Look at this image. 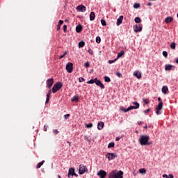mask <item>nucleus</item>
<instances>
[{
    "label": "nucleus",
    "instance_id": "1",
    "mask_svg": "<svg viewBox=\"0 0 178 178\" xmlns=\"http://www.w3.org/2000/svg\"><path fill=\"white\" fill-rule=\"evenodd\" d=\"M140 145H151L152 142L149 141V136L147 135H141L138 139Z\"/></svg>",
    "mask_w": 178,
    "mask_h": 178
},
{
    "label": "nucleus",
    "instance_id": "2",
    "mask_svg": "<svg viewBox=\"0 0 178 178\" xmlns=\"http://www.w3.org/2000/svg\"><path fill=\"white\" fill-rule=\"evenodd\" d=\"M108 178H123V171L116 172V170H113L108 174Z\"/></svg>",
    "mask_w": 178,
    "mask_h": 178
},
{
    "label": "nucleus",
    "instance_id": "3",
    "mask_svg": "<svg viewBox=\"0 0 178 178\" xmlns=\"http://www.w3.org/2000/svg\"><path fill=\"white\" fill-rule=\"evenodd\" d=\"M61 87H63V84L62 83V82L60 81L56 82L52 88L53 94H55L57 91H59V89Z\"/></svg>",
    "mask_w": 178,
    "mask_h": 178
},
{
    "label": "nucleus",
    "instance_id": "4",
    "mask_svg": "<svg viewBox=\"0 0 178 178\" xmlns=\"http://www.w3.org/2000/svg\"><path fill=\"white\" fill-rule=\"evenodd\" d=\"M88 173V169L87 168V166L80 164L79 168V175H84V173Z\"/></svg>",
    "mask_w": 178,
    "mask_h": 178
},
{
    "label": "nucleus",
    "instance_id": "5",
    "mask_svg": "<svg viewBox=\"0 0 178 178\" xmlns=\"http://www.w3.org/2000/svg\"><path fill=\"white\" fill-rule=\"evenodd\" d=\"M106 158H107L108 161H113V159L118 158V154L115 153H107L106 154Z\"/></svg>",
    "mask_w": 178,
    "mask_h": 178
},
{
    "label": "nucleus",
    "instance_id": "6",
    "mask_svg": "<svg viewBox=\"0 0 178 178\" xmlns=\"http://www.w3.org/2000/svg\"><path fill=\"white\" fill-rule=\"evenodd\" d=\"M66 70L67 73H72V72H73V63H67L66 65Z\"/></svg>",
    "mask_w": 178,
    "mask_h": 178
},
{
    "label": "nucleus",
    "instance_id": "7",
    "mask_svg": "<svg viewBox=\"0 0 178 178\" xmlns=\"http://www.w3.org/2000/svg\"><path fill=\"white\" fill-rule=\"evenodd\" d=\"M97 176H99L100 178H105L106 177V171L104 170H100L97 173Z\"/></svg>",
    "mask_w": 178,
    "mask_h": 178
},
{
    "label": "nucleus",
    "instance_id": "8",
    "mask_svg": "<svg viewBox=\"0 0 178 178\" xmlns=\"http://www.w3.org/2000/svg\"><path fill=\"white\" fill-rule=\"evenodd\" d=\"M134 30L135 33H140L143 31V26L136 24L134 26Z\"/></svg>",
    "mask_w": 178,
    "mask_h": 178
},
{
    "label": "nucleus",
    "instance_id": "9",
    "mask_svg": "<svg viewBox=\"0 0 178 178\" xmlns=\"http://www.w3.org/2000/svg\"><path fill=\"white\" fill-rule=\"evenodd\" d=\"M95 83L96 86H98V87H100L102 90H104V88H105V86H104L102 82L99 79H98V78H97V80L95 81Z\"/></svg>",
    "mask_w": 178,
    "mask_h": 178
},
{
    "label": "nucleus",
    "instance_id": "10",
    "mask_svg": "<svg viewBox=\"0 0 178 178\" xmlns=\"http://www.w3.org/2000/svg\"><path fill=\"white\" fill-rule=\"evenodd\" d=\"M54 86V79L51 78L47 80V88H51Z\"/></svg>",
    "mask_w": 178,
    "mask_h": 178
},
{
    "label": "nucleus",
    "instance_id": "11",
    "mask_svg": "<svg viewBox=\"0 0 178 178\" xmlns=\"http://www.w3.org/2000/svg\"><path fill=\"white\" fill-rule=\"evenodd\" d=\"M176 69V67L175 65L167 64L165 66V70L169 71V70H175Z\"/></svg>",
    "mask_w": 178,
    "mask_h": 178
},
{
    "label": "nucleus",
    "instance_id": "12",
    "mask_svg": "<svg viewBox=\"0 0 178 178\" xmlns=\"http://www.w3.org/2000/svg\"><path fill=\"white\" fill-rule=\"evenodd\" d=\"M76 10H79V12H86V8L83 5H79L76 7Z\"/></svg>",
    "mask_w": 178,
    "mask_h": 178
},
{
    "label": "nucleus",
    "instance_id": "13",
    "mask_svg": "<svg viewBox=\"0 0 178 178\" xmlns=\"http://www.w3.org/2000/svg\"><path fill=\"white\" fill-rule=\"evenodd\" d=\"M74 174V168H70L68 170V177H72L73 175Z\"/></svg>",
    "mask_w": 178,
    "mask_h": 178
},
{
    "label": "nucleus",
    "instance_id": "14",
    "mask_svg": "<svg viewBox=\"0 0 178 178\" xmlns=\"http://www.w3.org/2000/svg\"><path fill=\"white\" fill-rule=\"evenodd\" d=\"M122 23H123V15H121L118 18L116 25L120 26Z\"/></svg>",
    "mask_w": 178,
    "mask_h": 178
},
{
    "label": "nucleus",
    "instance_id": "15",
    "mask_svg": "<svg viewBox=\"0 0 178 178\" xmlns=\"http://www.w3.org/2000/svg\"><path fill=\"white\" fill-rule=\"evenodd\" d=\"M163 106V103L162 102H159L158 105L156 106L155 111H161Z\"/></svg>",
    "mask_w": 178,
    "mask_h": 178
},
{
    "label": "nucleus",
    "instance_id": "16",
    "mask_svg": "<svg viewBox=\"0 0 178 178\" xmlns=\"http://www.w3.org/2000/svg\"><path fill=\"white\" fill-rule=\"evenodd\" d=\"M104 126H105V124L104 123V122H98V124H97L98 130H102V129H104Z\"/></svg>",
    "mask_w": 178,
    "mask_h": 178
},
{
    "label": "nucleus",
    "instance_id": "17",
    "mask_svg": "<svg viewBox=\"0 0 178 178\" xmlns=\"http://www.w3.org/2000/svg\"><path fill=\"white\" fill-rule=\"evenodd\" d=\"M134 76H135V77H137V79H141V72L138 71H135L134 72Z\"/></svg>",
    "mask_w": 178,
    "mask_h": 178
},
{
    "label": "nucleus",
    "instance_id": "18",
    "mask_svg": "<svg viewBox=\"0 0 178 178\" xmlns=\"http://www.w3.org/2000/svg\"><path fill=\"white\" fill-rule=\"evenodd\" d=\"M161 91L163 94H165V95L168 94V86H163L161 88Z\"/></svg>",
    "mask_w": 178,
    "mask_h": 178
},
{
    "label": "nucleus",
    "instance_id": "19",
    "mask_svg": "<svg viewBox=\"0 0 178 178\" xmlns=\"http://www.w3.org/2000/svg\"><path fill=\"white\" fill-rule=\"evenodd\" d=\"M90 20L92 22V20H95V13L91 12L90 14Z\"/></svg>",
    "mask_w": 178,
    "mask_h": 178
},
{
    "label": "nucleus",
    "instance_id": "20",
    "mask_svg": "<svg viewBox=\"0 0 178 178\" xmlns=\"http://www.w3.org/2000/svg\"><path fill=\"white\" fill-rule=\"evenodd\" d=\"M165 23H172V22H173V17H167L165 19Z\"/></svg>",
    "mask_w": 178,
    "mask_h": 178
},
{
    "label": "nucleus",
    "instance_id": "21",
    "mask_svg": "<svg viewBox=\"0 0 178 178\" xmlns=\"http://www.w3.org/2000/svg\"><path fill=\"white\" fill-rule=\"evenodd\" d=\"M83 30V26L78 25L76 26V33H81V31Z\"/></svg>",
    "mask_w": 178,
    "mask_h": 178
},
{
    "label": "nucleus",
    "instance_id": "22",
    "mask_svg": "<svg viewBox=\"0 0 178 178\" xmlns=\"http://www.w3.org/2000/svg\"><path fill=\"white\" fill-rule=\"evenodd\" d=\"M71 101H72V102H77L79 101V96L75 95V96L72 97L71 99Z\"/></svg>",
    "mask_w": 178,
    "mask_h": 178
},
{
    "label": "nucleus",
    "instance_id": "23",
    "mask_svg": "<svg viewBox=\"0 0 178 178\" xmlns=\"http://www.w3.org/2000/svg\"><path fill=\"white\" fill-rule=\"evenodd\" d=\"M163 178H175V176H173V174H169L168 175L166 174L163 175Z\"/></svg>",
    "mask_w": 178,
    "mask_h": 178
},
{
    "label": "nucleus",
    "instance_id": "24",
    "mask_svg": "<svg viewBox=\"0 0 178 178\" xmlns=\"http://www.w3.org/2000/svg\"><path fill=\"white\" fill-rule=\"evenodd\" d=\"M97 81V78H95L94 79H90V81H87V84H94Z\"/></svg>",
    "mask_w": 178,
    "mask_h": 178
},
{
    "label": "nucleus",
    "instance_id": "25",
    "mask_svg": "<svg viewBox=\"0 0 178 178\" xmlns=\"http://www.w3.org/2000/svg\"><path fill=\"white\" fill-rule=\"evenodd\" d=\"M44 162L45 161L44 160L40 162L36 166L37 169H40V168H41V166L44 165Z\"/></svg>",
    "mask_w": 178,
    "mask_h": 178
},
{
    "label": "nucleus",
    "instance_id": "26",
    "mask_svg": "<svg viewBox=\"0 0 178 178\" xmlns=\"http://www.w3.org/2000/svg\"><path fill=\"white\" fill-rule=\"evenodd\" d=\"M124 55V51L123 50H121L120 52L118 54L117 58H122Z\"/></svg>",
    "mask_w": 178,
    "mask_h": 178
},
{
    "label": "nucleus",
    "instance_id": "27",
    "mask_svg": "<svg viewBox=\"0 0 178 178\" xmlns=\"http://www.w3.org/2000/svg\"><path fill=\"white\" fill-rule=\"evenodd\" d=\"M86 45V43L84 41H81L79 42V48H83Z\"/></svg>",
    "mask_w": 178,
    "mask_h": 178
},
{
    "label": "nucleus",
    "instance_id": "28",
    "mask_svg": "<svg viewBox=\"0 0 178 178\" xmlns=\"http://www.w3.org/2000/svg\"><path fill=\"white\" fill-rule=\"evenodd\" d=\"M133 105H134L136 109H138V108H140V104L137 102H134Z\"/></svg>",
    "mask_w": 178,
    "mask_h": 178
},
{
    "label": "nucleus",
    "instance_id": "29",
    "mask_svg": "<svg viewBox=\"0 0 178 178\" xmlns=\"http://www.w3.org/2000/svg\"><path fill=\"white\" fill-rule=\"evenodd\" d=\"M104 81L106 83H111V78H109V76H104Z\"/></svg>",
    "mask_w": 178,
    "mask_h": 178
},
{
    "label": "nucleus",
    "instance_id": "30",
    "mask_svg": "<svg viewBox=\"0 0 178 178\" xmlns=\"http://www.w3.org/2000/svg\"><path fill=\"white\" fill-rule=\"evenodd\" d=\"M170 47L171 48V49H176V43L172 42L170 45Z\"/></svg>",
    "mask_w": 178,
    "mask_h": 178
},
{
    "label": "nucleus",
    "instance_id": "31",
    "mask_svg": "<svg viewBox=\"0 0 178 178\" xmlns=\"http://www.w3.org/2000/svg\"><path fill=\"white\" fill-rule=\"evenodd\" d=\"M120 110L122 111V112H129V108H126L123 106H121Z\"/></svg>",
    "mask_w": 178,
    "mask_h": 178
},
{
    "label": "nucleus",
    "instance_id": "32",
    "mask_svg": "<svg viewBox=\"0 0 178 178\" xmlns=\"http://www.w3.org/2000/svg\"><path fill=\"white\" fill-rule=\"evenodd\" d=\"M115 147V143L111 142L108 145V148H113Z\"/></svg>",
    "mask_w": 178,
    "mask_h": 178
},
{
    "label": "nucleus",
    "instance_id": "33",
    "mask_svg": "<svg viewBox=\"0 0 178 178\" xmlns=\"http://www.w3.org/2000/svg\"><path fill=\"white\" fill-rule=\"evenodd\" d=\"M135 22L136 23H141V18L137 17L135 18Z\"/></svg>",
    "mask_w": 178,
    "mask_h": 178
},
{
    "label": "nucleus",
    "instance_id": "34",
    "mask_svg": "<svg viewBox=\"0 0 178 178\" xmlns=\"http://www.w3.org/2000/svg\"><path fill=\"white\" fill-rule=\"evenodd\" d=\"M96 42L97 44H99L101 42V37L99 36L96 37Z\"/></svg>",
    "mask_w": 178,
    "mask_h": 178
},
{
    "label": "nucleus",
    "instance_id": "35",
    "mask_svg": "<svg viewBox=\"0 0 178 178\" xmlns=\"http://www.w3.org/2000/svg\"><path fill=\"white\" fill-rule=\"evenodd\" d=\"M86 129H91L92 127V123H89L86 125Z\"/></svg>",
    "mask_w": 178,
    "mask_h": 178
},
{
    "label": "nucleus",
    "instance_id": "36",
    "mask_svg": "<svg viewBox=\"0 0 178 178\" xmlns=\"http://www.w3.org/2000/svg\"><path fill=\"white\" fill-rule=\"evenodd\" d=\"M145 172H146L145 168H140L139 170V173L143 174V173H145Z\"/></svg>",
    "mask_w": 178,
    "mask_h": 178
},
{
    "label": "nucleus",
    "instance_id": "37",
    "mask_svg": "<svg viewBox=\"0 0 178 178\" xmlns=\"http://www.w3.org/2000/svg\"><path fill=\"white\" fill-rule=\"evenodd\" d=\"M49 97H51V95H48L47 93L46 104H48V102H49Z\"/></svg>",
    "mask_w": 178,
    "mask_h": 178
},
{
    "label": "nucleus",
    "instance_id": "38",
    "mask_svg": "<svg viewBox=\"0 0 178 178\" xmlns=\"http://www.w3.org/2000/svg\"><path fill=\"white\" fill-rule=\"evenodd\" d=\"M102 26H106V22L105 19H101Z\"/></svg>",
    "mask_w": 178,
    "mask_h": 178
},
{
    "label": "nucleus",
    "instance_id": "39",
    "mask_svg": "<svg viewBox=\"0 0 178 178\" xmlns=\"http://www.w3.org/2000/svg\"><path fill=\"white\" fill-rule=\"evenodd\" d=\"M163 56H164V58H168V51H163Z\"/></svg>",
    "mask_w": 178,
    "mask_h": 178
},
{
    "label": "nucleus",
    "instance_id": "40",
    "mask_svg": "<svg viewBox=\"0 0 178 178\" xmlns=\"http://www.w3.org/2000/svg\"><path fill=\"white\" fill-rule=\"evenodd\" d=\"M132 109H137L134 106H130L128 107V111H132Z\"/></svg>",
    "mask_w": 178,
    "mask_h": 178
},
{
    "label": "nucleus",
    "instance_id": "41",
    "mask_svg": "<svg viewBox=\"0 0 178 178\" xmlns=\"http://www.w3.org/2000/svg\"><path fill=\"white\" fill-rule=\"evenodd\" d=\"M143 102L145 105H148V104H149V102L147 99H143Z\"/></svg>",
    "mask_w": 178,
    "mask_h": 178
},
{
    "label": "nucleus",
    "instance_id": "42",
    "mask_svg": "<svg viewBox=\"0 0 178 178\" xmlns=\"http://www.w3.org/2000/svg\"><path fill=\"white\" fill-rule=\"evenodd\" d=\"M134 8L135 9H138V8H140V4L139 3H135L134 4Z\"/></svg>",
    "mask_w": 178,
    "mask_h": 178
},
{
    "label": "nucleus",
    "instance_id": "43",
    "mask_svg": "<svg viewBox=\"0 0 178 178\" xmlns=\"http://www.w3.org/2000/svg\"><path fill=\"white\" fill-rule=\"evenodd\" d=\"M116 76H118V77H120V78L123 77L122 74L120 72H116Z\"/></svg>",
    "mask_w": 178,
    "mask_h": 178
},
{
    "label": "nucleus",
    "instance_id": "44",
    "mask_svg": "<svg viewBox=\"0 0 178 178\" xmlns=\"http://www.w3.org/2000/svg\"><path fill=\"white\" fill-rule=\"evenodd\" d=\"M79 83H83V81H86V79H84V78H83V77H80L79 79Z\"/></svg>",
    "mask_w": 178,
    "mask_h": 178
},
{
    "label": "nucleus",
    "instance_id": "45",
    "mask_svg": "<svg viewBox=\"0 0 178 178\" xmlns=\"http://www.w3.org/2000/svg\"><path fill=\"white\" fill-rule=\"evenodd\" d=\"M115 62H116V59H115V60H108V63L110 65H112V63H115Z\"/></svg>",
    "mask_w": 178,
    "mask_h": 178
},
{
    "label": "nucleus",
    "instance_id": "46",
    "mask_svg": "<svg viewBox=\"0 0 178 178\" xmlns=\"http://www.w3.org/2000/svg\"><path fill=\"white\" fill-rule=\"evenodd\" d=\"M84 67H90V63H88V62L85 63Z\"/></svg>",
    "mask_w": 178,
    "mask_h": 178
},
{
    "label": "nucleus",
    "instance_id": "47",
    "mask_svg": "<svg viewBox=\"0 0 178 178\" xmlns=\"http://www.w3.org/2000/svg\"><path fill=\"white\" fill-rule=\"evenodd\" d=\"M63 31H64V33H66V31H67V26L66 25L63 26Z\"/></svg>",
    "mask_w": 178,
    "mask_h": 178
},
{
    "label": "nucleus",
    "instance_id": "48",
    "mask_svg": "<svg viewBox=\"0 0 178 178\" xmlns=\"http://www.w3.org/2000/svg\"><path fill=\"white\" fill-rule=\"evenodd\" d=\"M156 115H161L162 112L161 111V110H156Z\"/></svg>",
    "mask_w": 178,
    "mask_h": 178
},
{
    "label": "nucleus",
    "instance_id": "49",
    "mask_svg": "<svg viewBox=\"0 0 178 178\" xmlns=\"http://www.w3.org/2000/svg\"><path fill=\"white\" fill-rule=\"evenodd\" d=\"M66 56V52H65L63 55L59 56V59H63V58H65V56Z\"/></svg>",
    "mask_w": 178,
    "mask_h": 178
},
{
    "label": "nucleus",
    "instance_id": "50",
    "mask_svg": "<svg viewBox=\"0 0 178 178\" xmlns=\"http://www.w3.org/2000/svg\"><path fill=\"white\" fill-rule=\"evenodd\" d=\"M53 133L56 135L59 133V131H58V129H54Z\"/></svg>",
    "mask_w": 178,
    "mask_h": 178
},
{
    "label": "nucleus",
    "instance_id": "51",
    "mask_svg": "<svg viewBox=\"0 0 178 178\" xmlns=\"http://www.w3.org/2000/svg\"><path fill=\"white\" fill-rule=\"evenodd\" d=\"M88 54H90V55H92V54H93L92 49H89L88 50Z\"/></svg>",
    "mask_w": 178,
    "mask_h": 178
},
{
    "label": "nucleus",
    "instance_id": "52",
    "mask_svg": "<svg viewBox=\"0 0 178 178\" xmlns=\"http://www.w3.org/2000/svg\"><path fill=\"white\" fill-rule=\"evenodd\" d=\"M70 116V114H65V115H64V118L65 119V120H67V118H69Z\"/></svg>",
    "mask_w": 178,
    "mask_h": 178
},
{
    "label": "nucleus",
    "instance_id": "53",
    "mask_svg": "<svg viewBox=\"0 0 178 178\" xmlns=\"http://www.w3.org/2000/svg\"><path fill=\"white\" fill-rule=\"evenodd\" d=\"M84 138H85V140H86V141H88L89 143L91 142V140H90V138H88L87 136H84Z\"/></svg>",
    "mask_w": 178,
    "mask_h": 178
},
{
    "label": "nucleus",
    "instance_id": "54",
    "mask_svg": "<svg viewBox=\"0 0 178 178\" xmlns=\"http://www.w3.org/2000/svg\"><path fill=\"white\" fill-rule=\"evenodd\" d=\"M62 24H63V20H60L58 22V26H62Z\"/></svg>",
    "mask_w": 178,
    "mask_h": 178
},
{
    "label": "nucleus",
    "instance_id": "55",
    "mask_svg": "<svg viewBox=\"0 0 178 178\" xmlns=\"http://www.w3.org/2000/svg\"><path fill=\"white\" fill-rule=\"evenodd\" d=\"M149 111H150V109L148 108L147 110H145L143 112H144V113H148V112H149Z\"/></svg>",
    "mask_w": 178,
    "mask_h": 178
},
{
    "label": "nucleus",
    "instance_id": "56",
    "mask_svg": "<svg viewBox=\"0 0 178 178\" xmlns=\"http://www.w3.org/2000/svg\"><path fill=\"white\" fill-rule=\"evenodd\" d=\"M120 138H122V137L118 136V137L115 138V141H119V140H120Z\"/></svg>",
    "mask_w": 178,
    "mask_h": 178
},
{
    "label": "nucleus",
    "instance_id": "57",
    "mask_svg": "<svg viewBox=\"0 0 178 178\" xmlns=\"http://www.w3.org/2000/svg\"><path fill=\"white\" fill-rule=\"evenodd\" d=\"M47 129H48V126L44 125V131H47Z\"/></svg>",
    "mask_w": 178,
    "mask_h": 178
},
{
    "label": "nucleus",
    "instance_id": "58",
    "mask_svg": "<svg viewBox=\"0 0 178 178\" xmlns=\"http://www.w3.org/2000/svg\"><path fill=\"white\" fill-rule=\"evenodd\" d=\"M138 126H141V124H143V122L138 121Z\"/></svg>",
    "mask_w": 178,
    "mask_h": 178
},
{
    "label": "nucleus",
    "instance_id": "59",
    "mask_svg": "<svg viewBox=\"0 0 178 178\" xmlns=\"http://www.w3.org/2000/svg\"><path fill=\"white\" fill-rule=\"evenodd\" d=\"M67 143L69 144V147L72 145V143H70L69 140L67 141Z\"/></svg>",
    "mask_w": 178,
    "mask_h": 178
},
{
    "label": "nucleus",
    "instance_id": "60",
    "mask_svg": "<svg viewBox=\"0 0 178 178\" xmlns=\"http://www.w3.org/2000/svg\"><path fill=\"white\" fill-rule=\"evenodd\" d=\"M57 30H58V31L60 30V25H58V26H57Z\"/></svg>",
    "mask_w": 178,
    "mask_h": 178
},
{
    "label": "nucleus",
    "instance_id": "61",
    "mask_svg": "<svg viewBox=\"0 0 178 178\" xmlns=\"http://www.w3.org/2000/svg\"><path fill=\"white\" fill-rule=\"evenodd\" d=\"M158 101L159 102H162V99H161V97H158Z\"/></svg>",
    "mask_w": 178,
    "mask_h": 178
},
{
    "label": "nucleus",
    "instance_id": "62",
    "mask_svg": "<svg viewBox=\"0 0 178 178\" xmlns=\"http://www.w3.org/2000/svg\"><path fill=\"white\" fill-rule=\"evenodd\" d=\"M73 176H75V177H78L79 175L76 174V172H74Z\"/></svg>",
    "mask_w": 178,
    "mask_h": 178
},
{
    "label": "nucleus",
    "instance_id": "63",
    "mask_svg": "<svg viewBox=\"0 0 178 178\" xmlns=\"http://www.w3.org/2000/svg\"><path fill=\"white\" fill-rule=\"evenodd\" d=\"M51 90H49V92H48V93H47V95H51Z\"/></svg>",
    "mask_w": 178,
    "mask_h": 178
},
{
    "label": "nucleus",
    "instance_id": "64",
    "mask_svg": "<svg viewBox=\"0 0 178 178\" xmlns=\"http://www.w3.org/2000/svg\"><path fill=\"white\" fill-rule=\"evenodd\" d=\"M175 62L178 64V58H176Z\"/></svg>",
    "mask_w": 178,
    "mask_h": 178
}]
</instances>
